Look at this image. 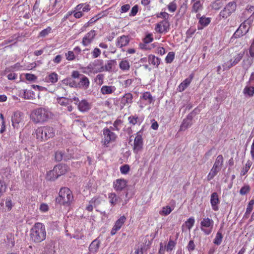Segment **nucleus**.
Returning a JSON list of instances; mask_svg holds the SVG:
<instances>
[{"instance_id": "obj_1", "label": "nucleus", "mask_w": 254, "mask_h": 254, "mask_svg": "<svg viewBox=\"0 0 254 254\" xmlns=\"http://www.w3.org/2000/svg\"><path fill=\"white\" fill-rule=\"evenodd\" d=\"M30 235L31 240L35 243L43 241L46 238L45 225L42 223H36L30 230Z\"/></svg>"}, {"instance_id": "obj_2", "label": "nucleus", "mask_w": 254, "mask_h": 254, "mask_svg": "<svg viewBox=\"0 0 254 254\" xmlns=\"http://www.w3.org/2000/svg\"><path fill=\"white\" fill-rule=\"evenodd\" d=\"M52 116V113L48 110L39 108L34 110L31 114V120L36 123L47 121Z\"/></svg>"}, {"instance_id": "obj_3", "label": "nucleus", "mask_w": 254, "mask_h": 254, "mask_svg": "<svg viewBox=\"0 0 254 254\" xmlns=\"http://www.w3.org/2000/svg\"><path fill=\"white\" fill-rule=\"evenodd\" d=\"M55 134V129L51 127L46 126L38 127L35 130L36 139L39 141H45Z\"/></svg>"}, {"instance_id": "obj_4", "label": "nucleus", "mask_w": 254, "mask_h": 254, "mask_svg": "<svg viewBox=\"0 0 254 254\" xmlns=\"http://www.w3.org/2000/svg\"><path fill=\"white\" fill-rule=\"evenodd\" d=\"M73 195L71 190L67 188L61 189L59 197L56 200L57 203L64 205H69L73 200Z\"/></svg>"}, {"instance_id": "obj_5", "label": "nucleus", "mask_w": 254, "mask_h": 254, "mask_svg": "<svg viewBox=\"0 0 254 254\" xmlns=\"http://www.w3.org/2000/svg\"><path fill=\"white\" fill-rule=\"evenodd\" d=\"M104 61L101 59H97L90 63L84 68L83 72L86 74L97 73L103 71Z\"/></svg>"}, {"instance_id": "obj_6", "label": "nucleus", "mask_w": 254, "mask_h": 254, "mask_svg": "<svg viewBox=\"0 0 254 254\" xmlns=\"http://www.w3.org/2000/svg\"><path fill=\"white\" fill-rule=\"evenodd\" d=\"M68 167L65 164H59L54 167V169L50 171L48 176H50V179L55 180L59 176L64 175L67 171Z\"/></svg>"}, {"instance_id": "obj_7", "label": "nucleus", "mask_w": 254, "mask_h": 254, "mask_svg": "<svg viewBox=\"0 0 254 254\" xmlns=\"http://www.w3.org/2000/svg\"><path fill=\"white\" fill-rule=\"evenodd\" d=\"M244 54L245 52H241L239 53H234L232 56V58L223 64L224 70L229 69L232 66L238 64L242 59Z\"/></svg>"}, {"instance_id": "obj_8", "label": "nucleus", "mask_w": 254, "mask_h": 254, "mask_svg": "<svg viewBox=\"0 0 254 254\" xmlns=\"http://www.w3.org/2000/svg\"><path fill=\"white\" fill-rule=\"evenodd\" d=\"M214 225V221L208 217L203 218L200 222V230L206 235H209Z\"/></svg>"}, {"instance_id": "obj_9", "label": "nucleus", "mask_w": 254, "mask_h": 254, "mask_svg": "<svg viewBox=\"0 0 254 254\" xmlns=\"http://www.w3.org/2000/svg\"><path fill=\"white\" fill-rule=\"evenodd\" d=\"M237 4L234 1L229 2L222 10L220 13L219 16L223 19H226L230 16L231 14L234 12L236 9Z\"/></svg>"}, {"instance_id": "obj_10", "label": "nucleus", "mask_w": 254, "mask_h": 254, "mask_svg": "<svg viewBox=\"0 0 254 254\" xmlns=\"http://www.w3.org/2000/svg\"><path fill=\"white\" fill-rule=\"evenodd\" d=\"M103 135L104 139L102 143L106 147L110 143L115 141L117 138V135L107 127L104 128Z\"/></svg>"}, {"instance_id": "obj_11", "label": "nucleus", "mask_w": 254, "mask_h": 254, "mask_svg": "<svg viewBox=\"0 0 254 254\" xmlns=\"http://www.w3.org/2000/svg\"><path fill=\"white\" fill-rule=\"evenodd\" d=\"M97 34L96 31L91 30L82 38L81 44L84 47L90 46L95 40Z\"/></svg>"}, {"instance_id": "obj_12", "label": "nucleus", "mask_w": 254, "mask_h": 254, "mask_svg": "<svg viewBox=\"0 0 254 254\" xmlns=\"http://www.w3.org/2000/svg\"><path fill=\"white\" fill-rule=\"evenodd\" d=\"M154 99L149 92H146L142 94L140 97V107L142 109L145 105L151 104Z\"/></svg>"}, {"instance_id": "obj_13", "label": "nucleus", "mask_w": 254, "mask_h": 254, "mask_svg": "<svg viewBox=\"0 0 254 254\" xmlns=\"http://www.w3.org/2000/svg\"><path fill=\"white\" fill-rule=\"evenodd\" d=\"M127 220V218L124 216H121L115 223L111 231V235L113 236L116 234L124 225Z\"/></svg>"}, {"instance_id": "obj_14", "label": "nucleus", "mask_w": 254, "mask_h": 254, "mask_svg": "<svg viewBox=\"0 0 254 254\" xmlns=\"http://www.w3.org/2000/svg\"><path fill=\"white\" fill-rule=\"evenodd\" d=\"M143 146V139L142 135L138 132L134 140L133 143V151L135 153H137L140 151Z\"/></svg>"}, {"instance_id": "obj_15", "label": "nucleus", "mask_w": 254, "mask_h": 254, "mask_svg": "<svg viewBox=\"0 0 254 254\" xmlns=\"http://www.w3.org/2000/svg\"><path fill=\"white\" fill-rule=\"evenodd\" d=\"M170 24L167 20H163L157 23L155 27L156 32L162 33L167 32L169 29Z\"/></svg>"}, {"instance_id": "obj_16", "label": "nucleus", "mask_w": 254, "mask_h": 254, "mask_svg": "<svg viewBox=\"0 0 254 254\" xmlns=\"http://www.w3.org/2000/svg\"><path fill=\"white\" fill-rule=\"evenodd\" d=\"M130 41V38L128 36L122 35L118 37L116 42V45L120 48H123L128 45Z\"/></svg>"}, {"instance_id": "obj_17", "label": "nucleus", "mask_w": 254, "mask_h": 254, "mask_svg": "<svg viewBox=\"0 0 254 254\" xmlns=\"http://www.w3.org/2000/svg\"><path fill=\"white\" fill-rule=\"evenodd\" d=\"M196 17L199 19L197 26L198 30H202L204 27L207 26L211 21L210 18L206 17L204 16L200 17V14L199 13L197 14Z\"/></svg>"}, {"instance_id": "obj_18", "label": "nucleus", "mask_w": 254, "mask_h": 254, "mask_svg": "<svg viewBox=\"0 0 254 254\" xmlns=\"http://www.w3.org/2000/svg\"><path fill=\"white\" fill-rule=\"evenodd\" d=\"M133 102V95L130 93H126L121 99V106L123 108L125 106L130 105Z\"/></svg>"}, {"instance_id": "obj_19", "label": "nucleus", "mask_w": 254, "mask_h": 254, "mask_svg": "<svg viewBox=\"0 0 254 254\" xmlns=\"http://www.w3.org/2000/svg\"><path fill=\"white\" fill-rule=\"evenodd\" d=\"M193 74L191 73L189 77L185 79L178 86V90L179 92H182L185 90L190 84L193 78Z\"/></svg>"}, {"instance_id": "obj_20", "label": "nucleus", "mask_w": 254, "mask_h": 254, "mask_svg": "<svg viewBox=\"0 0 254 254\" xmlns=\"http://www.w3.org/2000/svg\"><path fill=\"white\" fill-rule=\"evenodd\" d=\"M220 200L218 198V195L216 192H213L211 194L210 203L212 208L214 211H217L219 209L218 204L219 203Z\"/></svg>"}, {"instance_id": "obj_21", "label": "nucleus", "mask_w": 254, "mask_h": 254, "mask_svg": "<svg viewBox=\"0 0 254 254\" xmlns=\"http://www.w3.org/2000/svg\"><path fill=\"white\" fill-rule=\"evenodd\" d=\"M78 109L81 112H86L91 108L90 104L85 99H82L78 104Z\"/></svg>"}, {"instance_id": "obj_22", "label": "nucleus", "mask_w": 254, "mask_h": 254, "mask_svg": "<svg viewBox=\"0 0 254 254\" xmlns=\"http://www.w3.org/2000/svg\"><path fill=\"white\" fill-rule=\"evenodd\" d=\"M127 181L124 179H117L114 182V188L117 191L123 190L127 186Z\"/></svg>"}, {"instance_id": "obj_23", "label": "nucleus", "mask_w": 254, "mask_h": 254, "mask_svg": "<svg viewBox=\"0 0 254 254\" xmlns=\"http://www.w3.org/2000/svg\"><path fill=\"white\" fill-rule=\"evenodd\" d=\"M90 84V81L88 77L84 75H82L80 78L79 82L77 83V87L82 88L84 89H87Z\"/></svg>"}, {"instance_id": "obj_24", "label": "nucleus", "mask_w": 254, "mask_h": 254, "mask_svg": "<svg viewBox=\"0 0 254 254\" xmlns=\"http://www.w3.org/2000/svg\"><path fill=\"white\" fill-rule=\"evenodd\" d=\"M243 93L246 97H252L254 95V86L247 83Z\"/></svg>"}, {"instance_id": "obj_25", "label": "nucleus", "mask_w": 254, "mask_h": 254, "mask_svg": "<svg viewBox=\"0 0 254 254\" xmlns=\"http://www.w3.org/2000/svg\"><path fill=\"white\" fill-rule=\"evenodd\" d=\"M192 116L191 115H189L187 118L183 120V122L180 126V130H185L190 127L192 125Z\"/></svg>"}, {"instance_id": "obj_26", "label": "nucleus", "mask_w": 254, "mask_h": 254, "mask_svg": "<svg viewBox=\"0 0 254 254\" xmlns=\"http://www.w3.org/2000/svg\"><path fill=\"white\" fill-rule=\"evenodd\" d=\"M116 90V88L112 85H103L101 88L100 92L103 95L111 94Z\"/></svg>"}, {"instance_id": "obj_27", "label": "nucleus", "mask_w": 254, "mask_h": 254, "mask_svg": "<svg viewBox=\"0 0 254 254\" xmlns=\"http://www.w3.org/2000/svg\"><path fill=\"white\" fill-rule=\"evenodd\" d=\"M191 2H193L192 6V10H191V11L192 12L196 13L202 9V8H203L202 4H203V1H200V0H191Z\"/></svg>"}, {"instance_id": "obj_28", "label": "nucleus", "mask_w": 254, "mask_h": 254, "mask_svg": "<svg viewBox=\"0 0 254 254\" xmlns=\"http://www.w3.org/2000/svg\"><path fill=\"white\" fill-rule=\"evenodd\" d=\"M119 66L120 68L124 71H128L130 67L129 61L125 59H122L120 61Z\"/></svg>"}, {"instance_id": "obj_29", "label": "nucleus", "mask_w": 254, "mask_h": 254, "mask_svg": "<svg viewBox=\"0 0 254 254\" xmlns=\"http://www.w3.org/2000/svg\"><path fill=\"white\" fill-rule=\"evenodd\" d=\"M100 244V241L98 239L94 240L89 247V251L93 254L96 253L99 248Z\"/></svg>"}, {"instance_id": "obj_30", "label": "nucleus", "mask_w": 254, "mask_h": 254, "mask_svg": "<svg viewBox=\"0 0 254 254\" xmlns=\"http://www.w3.org/2000/svg\"><path fill=\"white\" fill-rule=\"evenodd\" d=\"M21 121L20 113H15L11 117L12 125L14 127H18Z\"/></svg>"}, {"instance_id": "obj_31", "label": "nucleus", "mask_w": 254, "mask_h": 254, "mask_svg": "<svg viewBox=\"0 0 254 254\" xmlns=\"http://www.w3.org/2000/svg\"><path fill=\"white\" fill-rule=\"evenodd\" d=\"M161 59L154 55H150L148 57V61L151 64L156 67H158L160 64Z\"/></svg>"}, {"instance_id": "obj_32", "label": "nucleus", "mask_w": 254, "mask_h": 254, "mask_svg": "<svg viewBox=\"0 0 254 254\" xmlns=\"http://www.w3.org/2000/svg\"><path fill=\"white\" fill-rule=\"evenodd\" d=\"M116 63V61L115 60L107 61L105 64L103 65V71H111Z\"/></svg>"}, {"instance_id": "obj_33", "label": "nucleus", "mask_w": 254, "mask_h": 254, "mask_svg": "<svg viewBox=\"0 0 254 254\" xmlns=\"http://www.w3.org/2000/svg\"><path fill=\"white\" fill-rule=\"evenodd\" d=\"M75 9L76 10H81L83 13V12H87L89 11L91 8L89 4L86 3H82L77 5L75 7Z\"/></svg>"}, {"instance_id": "obj_34", "label": "nucleus", "mask_w": 254, "mask_h": 254, "mask_svg": "<svg viewBox=\"0 0 254 254\" xmlns=\"http://www.w3.org/2000/svg\"><path fill=\"white\" fill-rule=\"evenodd\" d=\"M223 161L224 160L222 155H218L215 160L213 167L221 170L222 166L223 164Z\"/></svg>"}, {"instance_id": "obj_35", "label": "nucleus", "mask_w": 254, "mask_h": 254, "mask_svg": "<svg viewBox=\"0 0 254 254\" xmlns=\"http://www.w3.org/2000/svg\"><path fill=\"white\" fill-rule=\"evenodd\" d=\"M254 62V58H252L250 56L244 59L242 62V66L243 68L248 69L252 65Z\"/></svg>"}, {"instance_id": "obj_36", "label": "nucleus", "mask_w": 254, "mask_h": 254, "mask_svg": "<svg viewBox=\"0 0 254 254\" xmlns=\"http://www.w3.org/2000/svg\"><path fill=\"white\" fill-rule=\"evenodd\" d=\"M252 20L250 19L245 20L243 23H242L239 28L243 30L245 34L248 33L249 30L250 24H251Z\"/></svg>"}, {"instance_id": "obj_37", "label": "nucleus", "mask_w": 254, "mask_h": 254, "mask_svg": "<svg viewBox=\"0 0 254 254\" xmlns=\"http://www.w3.org/2000/svg\"><path fill=\"white\" fill-rule=\"evenodd\" d=\"M223 237L222 229L220 228L216 233L215 238L213 241L214 244L217 246L220 245L222 243Z\"/></svg>"}, {"instance_id": "obj_38", "label": "nucleus", "mask_w": 254, "mask_h": 254, "mask_svg": "<svg viewBox=\"0 0 254 254\" xmlns=\"http://www.w3.org/2000/svg\"><path fill=\"white\" fill-rule=\"evenodd\" d=\"M62 82L64 84L69 86L70 87H77L76 82L70 78L64 79L62 81Z\"/></svg>"}, {"instance_id": "obj_39", "label": "nucleus", "mask_w": 254, "mask_h": 254, "mask_svg": "<svg viewBox=\"0 0 254 254\" xmlns=\"http://www.w3.org/2000/svg\"><path fill=\"white\" fill-rule=\"evenodd\" d=\"M34 92L31 90L25 89L23 90L22 97L26 99H31L34 98Z\"/></svg>"}, {"instance_id": "obj_40", "label": "nucleus", "mask_w": 254, "mask_h": 254, "mask_svg": "<svg viewBox=\"0 0 254 254\" xmlns=\"http://www.w3.org/2000/svg\"><path fill=\"white\" fill-rule=\"evenodd\" d=\"M220 171V170L213 168L212 167L209 173L207 176V180L208 181L212 180L214 178V177L217 175V174Z\"/></svg>"}, {"instance_id": "obj_41", "label": "nucleus", "mask_w": 254, "mask_h": 254, "mask_svg": "<svg viewBox=\"0 0 254 254\" xmlns=\"http://www.w3.org/2000/svg\"><path fill=\"white\" fill-rule=\"evenodd\" d=\"M252 164H253V162L252 161H251V160L247 161V162L245 165V166L243 168V169L241 172V176H244L247 174V173L249 170L250 167L252 165Z\"/></svg>"}, {"instance_id": "obj_42", "label": "nucleus", "mask_w": 254, "mask_h": 254, "mask_svg": "<svg viewBox=\"0 0 254 254\" xmlns=\"http://www.w3.org/2000/svg\"><path fill=\"white\" fill-rule=\"evenodd\" d=\"M145 246L143 244H138L134 248V254H143Z\"/></svg>"}, {"instance_id": "obj_43", "label": "nucleus", "mask_w": 254, "mask_h": 254, "mask_svg": "<svg viewBox=\"0 0 254 254\" xmlns=\"http://www.w3.org/2000/svg\"><path fill=\"white\" fill-rule=\"evenodd\" d=\"M109 199L110 203L113 205H115L118 200V197L117 196L116 194L114 193H110L108 194Z\"/></svg>"}, {"instance_id": "obj_44", "label": "nucleus", "mask_w": 254, "mask_h": 254, "mask_svg": "<svg viewBox=\"0 0 254 254\" xmlns=\"http://www.w3.org/2000/svg\"><path fill=\"white\" fill-rule=\"evenodd\" d=\"M48 79L51 83H55L58 81V75L55 72H52L48 75Z\"/></svg>"}, {"instance_id": "obj_45", "label": "nucleus", "mask_w": 254, "mask_h": 254, "mask_svg": "<svg viewBox=\"0 0 254 254\" xmlns=\"http://www.w3.org/2000/svg\"><path fill=\"white\" fill-rule=\"evenodd\" d=\"M172 211V209L169 206H164L160 212V214L162 216H167L169 215Z\"/></svg>"}, {"instance_id": "obj_46", "label": "nucleus", "mask_w": 254, "mask_h": 254, "mask_svg": "<svg viewBox=\"0 0 254 254\" xmlns=\"http://www.w3.org/2000/svg\"><path fill=\"white\" fill-rule=\"evenodd\" d=\"M92 59H96L100 56L101 54V51L98 48H95L91 53Z\"/></svg>"}, {"instance_id": "obj_47", "label": "nucleus", "mask_w": 254, "mask_h": 254, "mask_svg": "<svg viewBox=\"0 0 254 254\" xmlns=\"http://www.w3.org/2000/svg\"><path fill=\"white\" fill-rule=\"evenodd\" d=\"M195 220L193 217H191L189 218L185 222L186 227L190 230L194 225Z\"/></svg>"}, {"instance_id": "obj_48", "label": "nucleus", "mask_w": 254, "mask_h": 254, "mask_svg": "<svg viewBox=\"0 0 254 254\" xmlns=\"http://www.w3.org/2000/svg\"><path fill=\"white\" fill-rule=\"evenodd\" d=\"M174 58L175 53L173 52H170L165 58V62L167 64H170L173 61Z\"/></svg>"}, {"instance_id": "obj_49", "label": "nucleus", "mask_w": 254, "mask_h": 254, "mask_svg": "<svg viewBox=\"0 0 254 254\" xmlns=\"http://www.w3.org/2000/svg\"><path fill=\"white\" fill-rule=\"evenodd\" d=\"M58 103L62 106H66L68 104L69 99L63 97L57 98Z\"/></svg>"}, {"instance_id": "obj_50", "label": "nucleus", "mask_w": 254, "mask_h": 254, "mask_svg": "<svg viewBox=\"0 0 254 254\" xmlns=\"http://www.w3.org/2000/svg\"><path fill=\"white\" fill-rule=\"evenodd\" d=\"M223 5V2L222 1H216L215 0L211 4V6L213 9L215 10H218L220 8H221L222 5Z\"/></svg>"}, {"instance_id": "obj_51", "label": "nucleus", "mask_w": 254, "mask_h": 254, "mask_svg": "<svg viewBox=\"0 0 254 254\" xmlns=\"http://www.w3.org/2000/svg\"><path fill=\"white\" fill-rule=\"evenodd\" d=\"M52 29L50 27H48L46 29H44L42 31H41L39 34V37H45L47 35H48L49 33H51Z\"/></svg>"}, {"instance_id": "obj_52", "label": "nucleus", "mask_w": 254, "mask_h": 254, "mask_svg": "<svg viewBox=\"0 0 254 254\" xmlns=\"http://www.w3.org/2000/svg\"><path fill=\"white\" fill-rule=\"evenodd\" d=\"M5 129L3 116L0 113V134L2 133Z\"/></svg>"}, {"instance_id": "obj_53", "label": "nucleus", "mask_w": 254, "mask_h": 254, "mask_svg": "<svg viewBox=\"0 0 254 254\" xmlns=\"http://www.w3.org/2000/svg\"><path fill=\"white\" fill-rule=\"evenodd\" d=\"M176 243L173 240H170L166 246V251L167 252L171 251L175 247Z\"/></svg>"}, {"instance_id": "obj_54", "label": "nucleus", "mask_w": 254, "mask_h": 254, "mask_svg": "<svg viewBox=\"0 0 254 254\" xmlns=\"http://www.w3.org/2000/svg\"><path fill=\"white\" fill-rule=\"evenodd\" d=\"M245 34L244 33V32L243 31V30L242 29H241V28H239L236 30V31L234 33V34L232 36V38H239V37L242 36L243 35H244Z\"/></svg>"}, {"instance_id": "obj_55", "label": "nucleus", "mask_w": 254, "mask_h": 254, "mask_svg": "<svg viewBox=\"0 0 254 254\" xmlns=\"http://www.w3.org/2000/svg\"><path fill=\"white\" fill-rule=\"evenodd\" d=\"M250 191V187L249 185H245L240 190V193L241 195H245Z\"/></svg>"}, {"instance_id": "obj_56", "label": "nucleus", "mask_w": 254, "mask_h": 254, "mask_svg": "<svg viewBox=\"0 0 254 254\" xmlns=\"http://www.w3.org/2000/svg\"><path fill=\"white\" fill-rule=\"evenodd\" d=\"M6 189V186L3 181H0V197L4 193Z\"/></svg>"}, {"instance_id": "obj_57", "label": "nucleus", "mask_w": 254, "mask_h": 254, "mask_svg": "<svg viewBox=\"0 0 254 254\" xmlns=\"http://www.w3.org/2000/svg\"><path fill=\"white\" fill-rule=\"evenodd\" d=\"M122 121L121 120H116L114 124H113V127H110V128L112 130H119L120 128H119V126L122 124Z\"/></svg>"}, {"instance_id": "obj_58", "label": "nucleus", "mask_w": 254, "mask_h": 254, "mask_svg": "<svg viewBox=\"0 0 254 254\" xmlns=\"http://www.w3.org/2000/svg\"><path fill=\"white\" fill-rule=\"evenodd\" d=\"M168 8L169 11L173 12L176 11L177 9V4L173 1L170 2L168 5Z\"/></svg>"}, {"instance_id": "obj_59", "label": "nucleus", "mask_w": 254, "mask_h": 254, "mask_svg": "<svg viewBox=\"0 0 254 254\" xmlns=\"http://www.w3.org/2000/svg\"><path fill=\"white\" fill-rule=\"evenodd\" d=\"M64 158V154L62 151H57L55 153V159L57 161H60Z\"/></svg>"}, {"instance_id": "obj_60", "label": "nucleus", "mask_w": 254, "mask_h": 254, "mask_svg": "<svg viewBox=\"0 0 254 254\" xmlns=\"http://www.w3.org/2000/svg\"><path fill=\"white\" fill-rule=\"evenodd\" d=\"M49 207L47 204L42 203L40 204L39 209L42 212H46L49 210Z\"/></svg>"}, {"instance_id": "obj_61", "label": "nucleus", "mask_w": 254, "mask_h": 254, "mask_svg": "<svg viewBox=\"0 0 254 254\" xmlns=\"http://www.w3.org/2000/svg\"><path fill=\"white\" fill-rule=\"evenodd\" d=\"M196 31V29L193 28H189L186 32V36L187 38H190L192 36Z\"/></svg>"}, {"instance_id": "obj_62", "label": "nucleus", "mask_w": 254, "mask_h": 254, "mask_svg": "<svg viewBox=\"0 0 254 254\" xmlns=\"http://www.w3.org/2000/svg\"><path fill=\"white\" fill-rule=\"evenodd\" d=\"M66 59L68 61H72L75 59V56L72 51H69L65 54Z\"/></svg>"}, {"instance_id": "obj_63", "label": "nucleus", "mask_w": 254, "mask_h": 254, "mask_svg": "<svg viewBox=\"0 0 254 254\" xmlns=\"http://www.w3.org/2000/svg\"><path fill=\"white\" fill-rule=\"evenodd\" d=\"M138 119V117L135 116H129L128 118L129 123L133 125H135L137 124Z\"/></svg>"}, {"instance_id": "obj_64", "label": "nucleus", "mask_w": 254, "mask_h": 254, "mask_svg": "<svg viewBox=\"0 0 254 254\" xmlns=\"http://www.w3.org/2000/svg\"><path fill=\"white\" fill-rule=\"evenodd\" d=\"M129 170V167L127 165H125L120 167V171L123 174H127Z\"/></svg>"}]
</instances>
